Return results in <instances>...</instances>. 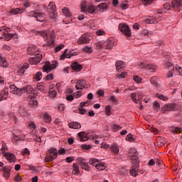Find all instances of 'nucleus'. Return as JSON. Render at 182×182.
Returning a JSON list of instances; mask_svg holds the SVG:
<instances>
[{
	"label": "nucleus",
	"instance_id": "1",
	"mask_svg": "<svg viewBox=\"0 0 182 182\" xmlns=\"http://www.w3.org/2000/svg\"><path fill=\"white\" fill-rule=\"evenodd\" d=\"M128 156L131 158L132 164H134L136 167H139V154H137V151L136 150V148H131L129 149Z\"/></svg>",
	"mask_w": 182,
	"mask_h": 182
},
{
	"label": "nucleus",
	"instance_id": "2",
	"mask_svg": "<svg viewBox=\"0 0 182 182\" xmlns=\"http://www.w3.org/2000/svg\"><path fill=\"white\" fill-rule=\"evenodd\" d=\"M117 45L116 40H114L113 38H108L104 44L103 43H99L97 44L100 48H105V49H112Z\"/></svg>",
	"mask_w": 182,
	"mask_h": 182
},
{
	"label": "nucleus",
	"instance_id": "3",
	"mask_svg": "<svg viewBox=\"0 0 182 182\" xmlns=\"http://www.w3.org/2000/svg\"><path fill=\"white\" fill-rule=\"evenodd\" d=\"M57 66L58 62L54 61L52 64H50V62L47 61L43 66V72H46L47 73H49V72H51V70H53V69H56Z\"/></svg>",
	"mask_w": 182,
	"mask_h": 182
},
{
	"label": "nucleus",
	"instance_id": "4",
	"mask_svg": "<svg viewBox=\"0 0 182 182\" xmlns=\"http://www.w3.org/2000/svg\"><path fill=\"white\" fill-rule=\"evenodd\" d=\"M119 29L122 33H124V35H126V36H132V30H130L129 25L119 23Z\"/></svg>",
	"mask_w": 182,
	"mask_h": 182
},
{
	"label": "nucleus",
	"instance_id": "5",
	"mask_svg": "<svg viewBox=\"0 0 182 182\" xmlns=\"http://www.w3.org/2000/svg\"><path fill=\"white\" fill-rule=\"evenodd\" d=\"M1 154H3L10 163H15V161H16V156H15V154L5 152V149L4 147L1 149Z\"/></svg>",
	"mask_w": 182,
	"mask_h": 182
},
{
	"label": "nucleus",
	"instance_id": "6",
	"mask_svg": "<svg viewBox=\"0 0 182 182\" xmlns=\"http://www.w3.org/2000/svg\"><path fill=\"white\" fill-rule=\"evenodd\" d=\"M139 66L140 68L146 69L148 75H151V73H154V72H156V66L153 65L147 64L146 63H141Z\"/></svg>",
	"mask_w": 182,
	"mask_h": 182
},
{
	"label": "nucleus",
	"instance_id": "7",
	"mask_svg": "<svg viewBox=\"0 0 182 182\" xmlns=\"http://www.w3.org/2000/svg\"><path fill=\"white\" fill-rule=\"evenodd\" d=\"M49 153H50V156H46V159H45L46 163H48V161H53V160H55V159H58V151H57L56 149L51 148L49 150Z\"/></svg>",
	"mask_w": 182,
	"mask_h": 182
},
{
	"label": "nucleus",
	"instance_id": "8",
	"mask_svg": "<svg viewBox=\"0 0 182 182\" xmlns=\"http://www.w3.org/2000/svg\"><path fill=\"white\" fill-rule=\"evenodd\" d=\"M47 11L48 14H51L52 18H55L56 16V5H55V3L53 1L50 2L47 7Z\"/></svg>",
	"mask_w": 182,
	"mask_h": 182
},
{
	"label": "nucleus",
	"instance_id": "9",
	"mask_svg": "<svg viewBox=\"0 0 182 182\" xmlns=\"http://www.w3.org/2000/svg\"><path fill=\"white\" fill-rule=\"evenodd\" d=\"M81 11L82 12H88V14H95V12L96 11V8L92 5L86 6L82 4Z\"/></svg>",
	"mask_w": 182,
	"mask_h": 182
},
{
	"label": "nucleus",
	"instance_id": "10",
	"mask_svg": "<svg viewBox=\"0 0 182 182\" xmlns=\"http://www.w3.org/2000/svg\"><path fill=\"white\" fill-rule=\"evenodd\" d=\"M10 90L11 93L16 95L17 96H22V94L23 93V87L18 88L15 85H11Z\"/></svg>",
	"mask_w": 182,
	"mask_h": 182
},
{
	"label": "nucleus",
	"instance_id": "11",
	"mask_svg": "<svg viewBox=\"0 0 182 182\" xmlns=\"http://www.w3.org/2000/svg\"><path fill=\"white\" fill-rule=\"evenodd\" d=\"M77 161H78L81 168H82L83 170H85L86 171H90V167L89 166V164H87V163H86V159H85L83 158H79L77 159Z\"/></svg>",
	"mask_w": 182,
	"mask_h": 182
},
{
	"label": "nucleus",
	"instance_id": "12",
	"mask_svg": "<svg viewBox=\"0 0 182 182\" xmlns=\"http://www.w3.org/2000/svg\"><path fill=\"white\" fill-rule=\"evenodd\" d=\"M34 57L31 58L29 59V64L30 65H38L41 60H42V55L41 54H34Z\"/></svg>",
	"mask_w": 182,
	"mask_h": 182
},
{
	"label": "nucleus",
	"instance_id": "13",
	"mask_svg": "<svg viewBox=\"0 0 182 182\" xmlns=\"http://www.w3.org/2000/svg\"><path fill=\"white\" fill-rule=\"evenodd\" d=\"M12 168L11 166H3L2 171H3V177L4 178L8 179L11 177V171Z\"/></svg>",
	"mask_w": 182,
	"mask_h": 182
},
{
	"label": "nucleus",
	"instance_id": "14",
	"mask_svg": "<svg viewBox=\"0 0 182 182\" xmlns=\"http://www.w3.org/2000/svg\"><path fill=\"white\" fill-rule=\"evenodd\" d=\"M90 38H89V36L84 34L77 40V43L79 45H84V43H90Z\"/></svg>",
	"mask_w": 182,
	"mask_h": 182
},
{
	"label": "nucleus",
	"instance_id": "15",
	"mask_svg": "<svg viewBox=\"0 0 182 182\" xmlns=\"http://www.w3.org/2000/svg\"><path fill=\"white\" fill-rule=\"evenodd\" d=\"M86 87V81L85 80H80L76 82L75 88L77 90H82Z\"/></svg>",
	"mask_w": 182,
	"mask_h": 182
},
{
	"label": "nucleus",
	"instance_id": "16",
	"mask_svg": "<svg viewBox=\"0 0 182 182\" xmlns=\"http://www.w3.org/2000/svg\"><path fill=\"white\" fill-rule=\"evenodd\" d=\"M24 137H25V134L19 132L17 134H14L11 139L13 140V143H18L19 140H22V139H23Z\"/></svg>",
	"mask_w": 182,
	"mask_h": 182
},
{
	"label": "nucleus",
	"instance_id": "17",
	"mask_svg": "<svg viewBox=\"0 0 182 182\" xmlns=\"http://www.w3.org/2000/svg\"><path fill=\"white\" fill-rule=\"evenodd\" d=\"M77 136L80 141H87V140H89V136H87V134H86L85 132H79Z\"/></svg>",
	"mask_w": 182,
	"mask_h": 182
},
{
	"label": "nucleus",
	"instance_id": "18",
	"mask_svg": "<svg viewBox=\"0 0 182 182\" xmlns=\"http://www.w3.org/2000/svg\"><path fill=\"white\" fill-rule=\"evenodd\" d=\"M131 176L137 177L139 174V166H136V163L132 164V168L129 171Z\"/></svg>",
	"mask_w": 182,
	"mask_h": 182
},
{
	"label": "nucleus",
	"instance_id": "19",
	"mask_svg": "<svg viewBox=\"0 0 182 182\" xmlns=\"http://www.w3.org/2000/svg\"><path fill=\"white\" fill-rule=\"evenodd\" d=\"M56 38V36L55 35V31H52L50 34V40L47 42V45L52 48L53 45H55V38Z\"/></svg>",
	"mask_w": 182,
	"mask_h": 182
},
{
	"label": "nucleus",
	"instance_id": "20",
	"mask_svg": "<svg viewBox=\"0 0 182 182\" xmlns=\"http://www.w3.org/2000/svg\"><path fill=\"white\" fill-rule=\"evenodd\" d=\"M171 8H176V9L181 8L182 0H173L171 3Z\"/></svg>",
	"mask_w": 182,
	"mask_h": 182
},
{
	"label": "nucleus",
	"instance_id": "21",
	"mask_svg": "<svg viewBox=\"0 0 182 182\" xmlns=\"http://www.w3.org/2000/svg\"><path fill=\"white\" fill-rule=\"evenodd\" d=\"M108 4H109V2L107 1H106L105 3L100 4L96 8L97 11H100L101 12H105V11H106L107 9Z\"/></svg>",
	"mask_w": 182,
	"mask_h": 182
},
{
	"label": "nucleus",
	"instance_id": "22",
	"mask_svg": "<svg viewBox=\"0 0 182 182\" xmlns=\"http://www.w3.org/2000/svg\"><path fill=\"white\" fill-rule=\"evenodd\" d=\"M23 11L25 10L22 8L11 9L10 10V14H11V15H21V14H23Z\"/></svg>",
	"mask_w": 182,
	"mask_h": 182
},
{
	"label": "nucleus",
	"instance_id": "23",
	"mask_svg": "<svg viewBox=\"0 0 182 182\" xmlns=\"http://www.w3.org/2000/svg\"><path fill=\"white\" fill-rule=\"evenodd\" d=\"M109 149L111 151H112V153H114V154H115L116 156H117V154H119L120 151V149H119V146L117 145V144H111V146H109Z\"/></svg>",
	"mask_w": 182,
	"mask_h": 182
},
{
	"label": "nucleus",
	"instance_id": "24",
	"mask_svg": "<svg viewBox=\"0 0 182 182\" xmlns=\"http://www.w3.org/2000/svg\"><path fill=\"white\" fill-rule=\"evenodd\" d=\"M68 59L72 58V51L68 52V49H65L63 55L60 57V60H64V59Z\"/></svg>",
	"mask_w": 182,
	"mask_h": 182
},
{
	"label": "nucleus",
	"instance_id": "25",
	"mask_svg": "<svg viewBox=\"0 0 182 182\" xmlns=\"http://www.w3.org/2000/svg\"><path fill=\"white\" fill-rule=\"evenodd\" d=\"M8 95H9L8 90H3L0 93V102H2V100H6Z\"/></svg>",
	"mask_w": 182,
	"mask_h": 182
},
{
	"label": "nucleus",
	"instance_id": "26",
	"mask_svg": "<svg viewBox=\"0 0 182 182\" xmlns=\"http://www.w3.org/2000/svg\"><path fill=\"white\" fill-rule=\"evenodd\" d=\"M175 109L176 104H168L164 106V110H165V112H171V110L174 111Z\"/></svg>",
	"mask_w": 182,
	"mask_h": 182
},
{
	"label": "nucleus",
	"instance_id": "27",
	"mask_svg": "<svg viewBox=\"0 0 182 182\" xmlns=\"http://www.w3.org/2000/svg\"><path fill=\"white\" fill-rule=\"evenodd\" d=\"M23 93H28V95H32L33 92H35V89H33L31 85H27L23 87Z\"/></svg>",
	"mask_w": 182,
	"mask_h": 182
},
{
	"label": "nucleus",
	"instance_id": "28",
	"mask_svg": "<svg viewBox=\"0 0 182 182\" xmlns=\"http://www.w3.org/2000/svg\"><path fill=\"white\" fill-rule=\"evenodd\" d=\"M28 55H36V47L33 44H30L28 48Z\"/></svg>",
	"mask_w": 182,
	"mask_h": 182
},
{
	"label": "nucleus",
	"instance_id": "29",
	"mask_svg": "<svg viewBox=\"0 0 182 182\" xmlns=\"http://www.w3.org/2000/svg\"><path fill=\"white\" fill-rule=\"evenodd\" d=\"M28 68H29V64L28 63H25L18 70V72L19 73L18 75H23V73H25V71L26 70V69H28Z\"/></svg>",
	"mask_w": 182,
	"mask_h": 182
},
{
	"label": "nucleus",
	"instance_id": "30",
	"mask_svg": "<svg viewBox=\"0 0 182 182\" xmlns=\"http://www.w3.org/2000/svg\"><path fill=\"white\" fill-rule=\"evenodd\" d=\"M73 70H75V72H80L82 70V65L78 64L77 62L73 63L72 64Z\"/></svg>",
	"mask_w": 182,
	"mask_h": 182
},
{
	"label": "nucleus",
	"instance_id": "31",
	"mask_svg": "<svg viewBox=\"0 0 182 182\" xmlns=\"http://www.w3.org/2000/svg\"><path fill=\"white\" fill-rule=\"evenodd\" d=\"M36 18L38 22H45V19H46V17L45 16V14L43 13H38Z\"/></svg>",
	"mask_w": 182,
	"mask_h": 182
},
{
	"label": "nucleus",
	"instance_id": "32",
	"mask_svg": "<svg viewBox=\"0 0 182 182\" xmlns=\"http://www.w3.org/2000/svg\"><path fill=\"white\" fill-rule=\"evenodd\" d=\"M68 126L70 129H80V127H82V125H80L79 122H76L69 123Z\"/></svg>",
	"mask_w": 182,
	"mask_h": 182
},
{
	"label": "nucleus",
	"instance_id": "33",
	"mask_svg": "<svg viewBox=\"0 0 182 182\" xmlns=\"http://www.w3.org/2000/svg\"><path fill=\"white\" fill-rule=\"evenodd\" d=\"M73 174H75L76 176L80 174V171L79 170V165H77V164H73Z\"/></svg>",
	"mask_w": 182,
	"mask_h": 182
},
{
	"label": "nucleus",
	"instance_id": "34",
	"mask_svg": "<svg viewBox=\"0 0 182 182\" xmlns=\"http://www.w3.org/2000/svg\"><path fill=\"white\" fill-rule=\"evenodd\" d=\"M171 133H174V134H178L181 133L182 129L181 127H172L171 128Z\"/></svg>",
	"mask_w": 182,
	"mask_h": 182
},
{
	"label": "nucleus",
	"instance_id": "35",
	"mask_svg": "<svg viewBox=\"0 0 182 182\" xmlns=\"http://www.w3.org/2000/svg\"><path fill=\"white\" fill-rule=\"evenodd\" d=\"M95 168L102 171L106 168V165L103 162L98 161V164L96 165Z\"/></svg>",
	"mask_w": 182,
	"mask_h": 182
},
{
	"label": "nucleus",
	"instance_id": "36",
	"mask_svg": "<svg viewBox=\"0 0 182 182\" xmlns=\"http://www.w3.org/2000/svg\"><path fill=\"white\" fill-rule=\"evenodd\" d=\"M115 66L117 68V70H120V69H123V68H124V62L118 60L117 61Z\"/></svg>",
	"mask_w": 182,
	"mask_h": 182
},
{
	"label": "nucleus",
	"instance_id": "37",
	"mask_svg": "<svg viewBox=\"0 0 182 182\" xmlns=\"http://www.w3.org/2000/svg\"><path fill=\"white\" fill-rule=\"evenodd\" d=\"M151 84L154 86V87H157L159 86V82H157V76L151 77L150 80Z\"/></svg>",
	"mask_w": 182,
	"mask_h": 182
},
{
	"label": "nucleus",
	"instance_id": "38",
	"mask_svg": "<svg viewBox=\"0 0 182 182\" xmlns=\"http://www.w3.org/2000/svg\"><path fill=\"white\" fill-rule=\"evenodd\" d=\"M9 120H13L15 124L18 123V118L15 116L14 113H10L7 115Z\"/></svg>",
	"mask_w": 182,
	"mask_h": 182
},
{
	"label": "nucleus",
	"instance_id": "39",
	"mask_svg": "<svg viewBox=\"0 0 182 182\" xmlns=\"http://www.w3.org/2000/svg\"><path fill=\"white\" fill-rule=\"evenodd\" d=\"M0 66H2L3 68H8V62H6V60L5 58L0 56Z\"/></svg>",
	"mask_w": 182,
	"mask_h": 182
},
{
	"label": "nucleus",
	"instance_id": "40",
	"mask_svg": "<svg viewBox=\"0 0 182 182\" xmlns=\"http://www.w3.org/2000/svg\"><path fill=\"white\" fill-rule=\"evenodd\" d=\"M63 13L68 18H70L72 16V13H70V11H69V9L65 7L63 9Z\"/></svg>",
	"mask_w": 182,
	"mask_h": 182
},
{
	"label": "nucleus",
	"instance_id": "41",
	"mask_svg": "<svg viewBox=\"0 0 182 182\" xmlns=\"http://www.w3.org/2000/svg\"><path fill=\"white\" fill-rule=\"evenodd\" d=\"M33 79L36 80V82H39V80L42 79V72H38L36 75H34Z\"/></svg>",
	"mask_w": 182,
	"mask_h": 182
},
{
	"label": "nucleus",
	"instance_id": "42",
	"mask_svg": "<svg viewBox=\"0 0 182 182\" xmlns=\"http://www.w3.org/2000/svg\"><path fill=\"white\" fill-rule=\"evenodd\" d=\"M83 52L85 53H87L88 55H90L92 52H93V50L92 49V47L85 46L82 48Z\"/></svg>",
	"mask_w": 182,
	"mask_h": 182
},
{
	"label": "nucleus",
	"instance_id": "43",
	"mask_svg": "<svg viewBox=\"0 0 182 182\" xmlns=\"http://www.w3.org/2000/svg\"><path fill=\"white\" fill-rule=\"evenodd\" d=\"M98 163H99V160H97V159L92 158L90 159V164L91 166H95L96 167Z\"/></svg>",
	"mask_w": 182,
	"mask_h": 182
},
{
	"label": "nucleus",
	"instance_id": "44",
	"mask_svg": "<svg viewBox=\"0 0 182 182\" xmlns=\"http://www.w3.org/2000/svg\"><path fill=\"white\" fill-rule=\"evenodd\" d=\"M44 120H45V122H46V123H50V122L52 120V117H50V115L46 113L44 114Z\"/></svg>",
	"mask_w": 182,
	"mask_h": 182
},
{
	"label": "nucleus",
	"instance_id": "45",
	"mask_svg": "<svg viewBox=\"0 0 182 182\" xmlns=\"http://www.w3.org/2000/svg\"><path fill=\"white\" fill-rule=\"evenodd\" d=\"M156 97H158V99H160L161 100H168V97H167L166 95H161V94H156Z\"/></svg>",
	"mask_w": 182,
	"mask_h": 182
},
{
	"label": "nucleus",
	"instance_id": "46",
	"mask_svg": "<svg viewBox=\"0 0 182 182\" xmlns=\"http://www.w3.org/2000/svg\"><path fill=\"white\" fill-rule=\"evenodd\" d=\"M153 109L154 110H155L156 112H159V109H160V104L157 102L155 101L154 103V106H153Z\"/></svg>",
	"mask_w": 182,
	"mask_h": 182
},
{
	"label": "nucleus",
	"instance_id": "47",
	"mask_svg": "<svg viewBox=\"0 0 182 182\" xmlns=\"http://www.w3.org/2000/svg\"><path fill=\"white\" fill-rule=\"evenodd\" d=\"M96 34L97 35V36H105V35H106V31H105L102 29H98L96 31Z\"/></svg>",
	"mask_w": 182,
	"mask_h": 182
},
{
	"label": "nucleus",
	"instance_id": "48",
	"mask_svg": "<svg viewBox=\"0 0 182 182\" xmlns=\"http://www.w3.org/2000/svg\"><path fill=\"white\" fill-rule=\"evenodd\" d=\"M133 79H134V82H136V83H141V81L143 80V79H141V77H140L137 75H134Z\"/></svg>",
	"mask_w": 182,
	"mask_h": 182
},
{
	"label": "nucleus",
	"instance_id": "49",
	"mask_svg": "<svg viewBox=\"0 0 182 182\" xmlns=\"http://www.w3.org/2000/svg\"><path fill=\"white\" fill-rule=\"evenodd\" d=\"M13 36H14L9 33H4V39L6 41H11V39H12Z\"/></svg>",
	"mask_w": 182,
	"mask_h": 182
},
{
	"label": "nucleus",
	"instance_id": "50",
	"mask_svg": "<svg viewBox=\"0 0 182 182\" xmlns=\"http://www.w3.org/2000/svg\"><path fill=\"white\" fill-rule=\"evenodd\" d=\"M142 4H144V5L147 6V5H150V4H153V1L154 0H141Z\"/></svg>",
	"mask_w": 182,
	"mask_h": 182
},
{
	"label": "nucleus",
	"instance_id": "51",
	"mask_svg": "<svg viewBox=\"0 0 182 182\" xmlns=\"http://www.w3.org/2000/svg\"><path fill=\"white\" fill-rule=\"evenodd\" d=\"M136 93L135 92H132L131 95V98L133 100V102H134V103H139V100H137V99H136Z\"/></svg>",
	"mask_w": 182,
	"mask_h": 182
},
{
	"label": "nucleus",
	"instance_id": "52",
	"mask_svg": "<svg viewBox=\"0 0 182 182\" xmlns=\"http://www.w3.org/2000/svg\"><path fill=\"white\" fill-rule=\"evenodd\" d=\"M166 69H174V65L171 62H167L166 63Z\"/></svg>",
	"mask_w": 182,
	"mask_h": 182
},
{
	"label": "nucleus",
	"instance_id": "53",
	"mask_svg": "<svg viewBox=\"0 0 182 182\" xmlns=\"http://www.w3.org/2000/svg\"><path fill=\"white\" fill-rule=\"evenodd\" d=\"M57 95L56 90H50L49 95L50 97H55Z\"/></svg>",
	"mask_w": 182,
	"mask_h": 182
},
{
	"label": "nucleus",
	"instance_id": "54",
	"mask_svg": "<svg viewBox=\"0 0 182 182\" xmlns=\"http://www.w3.org/2000/svg\"><path fill=\"white\" fill-rule=\"evenodd\" d=\"M121 8L122 9H127V8H129V4H127V1H124L122 2V5H121Z\"/></svg>",
	"mask_w": 182,
	"mask_h": 182
},
{
	"label": "nucleus",
	"instance_id": "55",
	"mask_svg": "<svg viewBox=\"0 0 182 182\" xmlns=\"http://www.w3.org/2000/svg\"><path fill=\"white\" fill-rule=\"evenodd\" d=\"M146 22V23H157V21L154 20V18H147Z\"/></svg>",
	"mask_w": 182,
	"mask_h": 182
},
{
	"label": "nucleus",
	"instance_id": "56",
	"mask_svg": "<svg viewBox=\"0 0 182 182\" xmlns=\"http://www.w3.org/2000/svg\"><path fill=\"white\" fill-rule=\"evenodd\" d=\"M112 130H114V132H117V130H120V129H122V127H120V126L117 125V124H113L112 126Z\"/></svg>",
	"mask_w": 182,
	"mask_h": 182
},
{
	"label": "nucleus",
	"instance_id": "57",
	"mask_svg": "<svg viewBox=\"0 0 182 182\" xmlns=\"http://www.w3.org/2000/svg\"><path fill=\"white\" fill-rule=\"evenodd\" d=\"M176 70H177V72L179 73V75H181V76H182V68L178 66V65H176L175 67Z\"/></svg>",
	"mask_w": 182,
	"mask_h": 182
},
{
	"label": "nucleus",
	"instance_id": "58",
	"mask_svg": "<svg viewBox=\"0 0 182 182\" xmlns=\"http://www.w3.org/2000/svg\"><path fill=\"white\" fill-rule=\"evenodd\" d=\"M63 48H65V45L60 44L55 48V52H59V50L63 49Z\"/></svg>",
	"mask_w": 182,
	"mask_h": 182
},
{
	"label": "nucleus",
	"instance_id": "59",
	"mask_svg": "<svg viewBox=\"0 0 182 182\" xmlns=\"http://www.w3.org/2000/svg\"><path fill=\"white\" fill-rule=\"evenodd\" d=\"M126 76H127V73H126V72H124V73H122L121 74L117 75V77H119V78L122 77V79H124V77H126Z\"/></svg>",
	"mask_w": 182,
	"mask_h": 182
},
{
	"label": "nucleus",
	"instance_id": "60",
	"mask_svg": "<svg viewBox=\"0 0 182 182\" xmlns=\"http://www.w3.org/2000/svg\"><path fill=\"white\" fill-rule=\"evenodd\" d=\"M105 112H106L107 116H110L111 112H110V106L109 105H108L105 107Z\"/></svg>",
	"mask_w": 182,
	"mask_h": 182
},
{
	"label": "nucleus",
	"instance_id": "61",
	"mask_svg": "<svg viewBox=\"0 0 182 182\" xmlns=\"http://www.w3.org/2000/svg\"><path fill=\"white\" fill-rule=\"evenodd\" d=\"M14 181L16 182H21V181H22V177H21V176H19V175H16L14 177Z\"/></svg>",
	"mask_w": 182,
	"mask_h": 182
},
{
	"label": "nucleus",
	"instance_id": "62",
	"mask_svg": "<svg viewBox=\"0 0 182 182\" xmlns=\"http://www.w3.org/2000/svg\"><path fill=\"white\" fill-rule=\"evenodd\" d=\"M126 140H127L128 141H133V136H132V134H129L126 136Z\"/></svg>",
	"mask_w": 182,
	"mask_h": 182
},
{
	"label": "nucleus",
	"instance_id": "63",
	"mask_svg": "<svg viewBox=\"0 0 182 182\" xmlns=\"http://www.w3.org/2000/svg\"><path fill=\"white\" fill-rule=\"evenodd\" d=\"M67 100H68L69 102H73V100L75 99V97H73V95H69L66 97Z\"/></svg>",
	"mask_w": 182,
	"mask_h": 182
},
{
	"label": "nucleus",
	"instance_id": "64",
	"mask_svg": "<svg viewBox=\"0 0 182 182\" xmlns=\"http://www.w3.org/2000/svg\"><path fill=\"white\" fill-rule=\"evenodd\" d=\"M164 8L165 9H170L171 8V4L170 3H166L165 4H164Z\"/></svg>",
	"mask_w": 182,
	"mask_h": 182
}]
</instances>
